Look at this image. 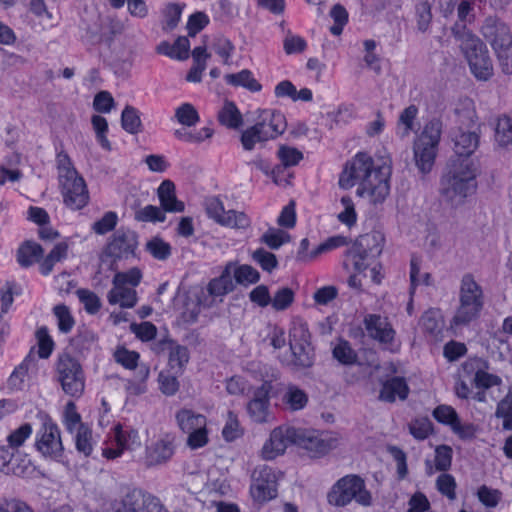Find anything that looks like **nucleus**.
<instances>
[{
	"label": "nucleus",
	"instance_id": "nucleus-1",
	"mask_svg": "<svg viewBox=\"0 0 512 512\" xmlns=\"http://www.w3.org/2000/svg\"><path fill=\"white\" fill-rule=\"evenodd\" d=\"M468 120L467 131L461 127L453 133L454 151L456 156L451 158L447 172L440 182V195L452 207L462 205L465 200L475 193L477 189V166L469 157L479 144V135L474 130L475 112L468 111L465 116Z\"/></svg>",
	"mask_w": 512,
	"mask_h": 512
},
{
	"label": "nucleus",
	"instance_id": "nucleus-2",
	"mask_svg": "<svg viewBox=\"0 0 512 512\" xmlns=\"http://www.w3.org/2000/svg\"><path fill=\"white\" fill-rule=\"evenodd\" d=\"M391 160L382 158L375 162L365 152H358L348 160L338 179L341 189L349 190L358 184L356 194L367 197L374 204L382 203L390 192Z\"/></svg>",
	"mask_w": 512,
	"mask_h": 512
},
{
	"label": "nucleus",
	"instance_id": "nucleus-3",
	"mask_svg": "<svg viewBox=\"0 0 512 512\" xmlns=\"http://www.w3.org/2000/svg\"><path fill=\"white\" fill-rule=\"evenodd\" d=\"M484 307V292L473 275L465 274L460 282L459 306L450 320V328L454 331L469 325L476 320Z\"/></svg>",
	"mask_w": 512,
	"mask_h": 512
},
{
	"label": "nucleus",
	"instance_id": "nucleus-4",
	"mask_svg": "<svg viewBox=\"0 0 512 512\" xmlns=\"http://www.w3.org/2000/svg\"><path fill=\"white\" fill-rule=\"evenodd\" d=\"M454 36L460 42L471 74L478 81H488L494 74V68L486 44L465 28L462 31L454 30Z\"/></svg>",
	"mask_w": 512,
	"mask_h": 512
},
{
	"label": "nucleus",
	"instance_id": "nucleus-5",
	"mask_svg": "<svg viewBox=\"0 0 512 512\" xmlns=\"http://www.w3.org/2000/svg\"><path fill=\"white\" fill-rule=\"evenodd\" d=\"M481 32L494 49L503 73L512 74V34L509 27L490 17L485 20Z\"/></svg>",
	"mask_w": 512,
	"mask_h": 512
},
{
	"label": "nucleus",
	"instance_id": "nucleus-6",
	"mask_svg": "<svg viewBox=\"0 0 512 512\" xmlns=\"http://www.w3.org/2000/svg\"><path fill=\"white\" fill-rule=\"evenodd\" d=\"M441 133L442 123L434 119L424 126L423 131L414 141L413 152L415 164L423 174L429 173L433 168Z\"/></svg>",
	"mask_w": 512,
	"mask_h": 512
},
{
	"label": "nucleus",
	"instance_id": "nucleus-7",
	"mask_svg": "<svg viewBox=\"0 0 512 512\" xmlns=\"http://www.w3.org/2000/svg\"><path fill=\"white\" fill-rule=\"evenodd\" d=\"M40 420L41 425L35 434V450L45 460L63 462L65 449L59 426L48 414H41Z\"/></svg>",
	"mask_w": 512,
	"mask_h": 512
},
{
	"label": "nucleus",
	"instance_id": "nucleus-8",
	"mask_svg": "<svg viewBox=\"0 0 512 512\" xmlns=\"http://www.w3.org/2000/svg\"><path fill=\"white\" fill-rule=\"evenodd\" d=\"M329 504L344 507L355 500L362 506L372 504V495L366 489L364 480L354 474L340 478L331 488L327 495Z\"/></svg>",
	"mask_w": 512,
	"mask_h": 512
},
{
	"label": "nucleus",
	"instance_id": "nucleus-9",
	"mask_svg": "<svg viewBox=\"0 0 512 512\" xmlns=\"http://www.w3.org/2000/svg\"><path fill=\"white\" fill-rule=\"evenodd\" d=\"M55 372L63 391L73 397L80 398L85 390V374L79 361L68 353L58 356Z\"/></svg>",
	"mask_w": 512,
	"mask_h": 512
},
{
	"label": "nucleus",
	"instance_id": "nucleus-10",
	"mask_svg": "<svg viewBox=\"0 0 512 512\" xmlns=\"http://www.w3.org/2000/svg\"><path fill=\"white\" fill-rule=\"evenodd\" d=\"M142 279V273L138 268H132L126 272H117L113 277V287L107 294L111 305L119 304L122 308H133L137 303L138 286Z\"/></svg>",
	"mask_w": 512,
	"mask_h": 512
},
{
	"label": "nucleus",
	"instance_id": "nucleus-11",
	"mask_svg": "<svg viewBox=\"0 0 512 512\" xmlns=\"http://www.w3.org/2000/svg\"><path fill=\"white\" fill-rule=\"evenodd\" d=\"M175 420L178 428L188 435L186 443L189 448L195 450L207 445L209 437L205 415L181 408L176 412Z\"/></svg>",
	"mask_w": 512,
	"mask_h": 512
},
{
	"label": "nucleus",
	"instance_id": "nucleus-12",
	"mask_svg": "<svg viewBox=\"0 0 512 512\" xmlns=\"http://www.w3.org/2000/svg\"><path fill=\"white\" fill-rule=\"evenodd\" d=\"M289 346L292 353V359L288 364L297 367H310L313 364L314 353L310 343V333L308 326L301 320L292 322L289 331Z\"/></svg>",
	"mask_w": 512,
	"mask_h": 512
},
{
	"label": "nucleus",
	"instance_id": "nucleus-13",
	"mask_svg": "<svg viewBox=\"0 0 512 512\" xmlns=\"http://www.w3.org/2000/svg\"><path fill=\"white\" fill-rule=\"evenodd\" d=\"M141 441L136 429L129 426L115 425L109 435L102 455L110 460L120 457L126 450H135L140 447Z\"/></svg>",
	"mask_w": 512,
	"mask_h": 512
},
{
	"label": "nucleus",
	"instance_id": "nucleus-14",
	"mask_svg": "<svg viewBox=\"0 0 512 512\" xmlns=\"http://www.w3.org/2000/svg\"><path fill=\"white\" fill-rule=\"evenodd\" d=\"M466 376L472 377V384L477 389L488 390L502 384V378L496 374L489 373L490 363L479 357L469 358L462 364Z\"/></svg>",
	"mask_w": 512,
	"mask_h": 512
},
{
	"label": "nucleus",
	"instance_id": "nucleus-15",
	"mask_svg": "<svg viewBox=\"0 0 512 512\" xmlns=\"http://www.w3.org/2000/svg\"><path fill=\"white\" fill-rule=\"evenodd\" d=\"M365 329L372 339L378 341L391 352L399 350V343L395 341V330L386 317L376 314H368L364 318Z\"/></svg>",
	"mask_w": 512,
	"mask_h": 512
},
{
	"label": "nucleus",
	"instance_id": "nucleus-16",
	"mask_svg": "<svg viewBox=\"0 0 512 512\" xmlns=\"http://www.w3.org/2000/svg\"><path fill=\"white\" fill-rule=\"evenodd\" d=\"M112 512H168L158 498L141 491H132L115 502Z\"/></svg>",
	"mask_w": 512,
	"mask_h": 512
},
{
	"label": "nucleus",
	"instance_id": "nucleus-17",
	"mask_svg": "<svg viewBox=\"0 0 512 512\" xmlns=\"http://www.w3.org/2000/svg\"><path fill=\"white\" fill-rule=\"evenodd\" d=\"M297 429L289 426L274 428L264 443L260 455L264 460H273L282 455L287 447L296 444Z\"/></svg>",
	"mask_w": 512,
	"mask_h": 512
},
{
	"label": "nucleus",
	"instance_id": "nucleus-18",
	"mask_svg": "<svg viewBox=\"0 0 512 512\" xmlns=\"http://www.w3.org/2000/svg\"><path fill=\"white\" fill-rule=\"evenodd\" d=\"M272 384L264 381L261 386L253 392V397L247 403L246 410L249 418L258 424L268 423L272 420L273 414L270 408V392Z\"/></svg>",
	"mask_w": 512,
	"mask_h": 512
},
{
	"label": "nucleus",
	"instance_id": "nucleus-19",
	"mask_svg": "<svg viewBox=\"0 0 512 512\" xmlns=\"http://www.w3.org/2000/svg\"><path fill=\"white\" fill-rule=\"evenodd\" d=\"M175 441L176 437L167 433L147 445L144 456L146 467L161 466L169 462L175 454Z\"/></svg>",
	"mask_w": 512,
	"mask_h": 512
},
{
	"label": "nucleus",
	"instance_id": "nucleus-20",
	"mask_svg": "<svg viewBox=\"0 0 512 512\" xmlns=\"http://www.w3.org/2000/svg\"><path fill=\"white\" fill-rule=\"evenodd\" d=\"M255 125L267 140L277 138L287 127L284 114L270 109L260 111Z\"/></svg>",
	"mask_w": 512,
	"mask_h": 512
},
{
	"label": "nucleus",
	"instance_id": "nucleus-21",
	"mask_svg": "<svg viewBox=\"0 0 512 512\" xmlns=\"http://www.w3.org/2000/svg\"><path fill=\"white\" fill-rule=\"evenodd\" d=\"M137 236L132 231L118 230L106 246V254L114 259H127L134 255Z\"/></svg>",
	"mask_w": 512,
	"mask_h": 512
},
{
	"label": "nucleus",
	"instance_id": "nucleus-22",
	"mask_svg": "<svg viewBox=\"0 0 512 512\" xmlns=\"http://www.w3.org/2000/svg\"><path fill=\"white\" fill-rule=\"evenodd\" d=\"M65 205L72 210H80L89 202V192L83 177L60 185Z\"/></svg>",
	"mask_w": 512,
	"mask_h": 512
},
{
	"label": "nucleus",
	"instance_id": "nucleus-23",
	"mask_svg": "<svg viewBox=\"0 0 512 512\" xmlns=\"http://www.w3.org/2000/svg\"><path fill=\"white\" fill-rule=\"evenodd\" d=\"M32 469L30 460L17 456L10 451V447L0 446V471L6 475L19 477L27 476Z\"/></svg>",
	"mask_w": 512,
	"mask_h": 512
},
{
	"label": "nucleus",
	"instance_id": "nucleus-24",
	"mask_svg": "<svg viewBox=\"0 0 512 512\" xmlns=\"http://www.w3.org/2000/svg\"><path fill=\"white\" fill-rule=\"evenodd\" d=\"M234 283L232 279V272L230 266H226L219 277L213 278L207 285L208 296H205V291L201 290L199 293L203 298H208L213 301V305L218 300L222 301L223 297L233 291Z\"/></svg>",
	"mask_w": 512,
	"mask_h": 512
},
{
	"label": "nucleus",
	"instance_id": "nucleus-25",
	"mask_svg": "<svg viewBox=\"0 0 512 512\" xmlns=\"http://www.w3.org/2000/svg\"><path fill=\"white\" fill-rule=\"evenodd\" d=\"M419 326L430 340H440L444 329V318L441 310L430 308L425 311L420 318Z\"/></svg>",
	"mask_w": 512,
	"mask_h": 512
},
{
	"label": "nucleus",
	"instance_id": "nucleus-26",
	"mask_svg": "<svg viewBox=\"0 0 512 512\" xmlns=\"http://www.w3.org/2000/svg\"><path fill=\"white\" fill-rule=\"evenodd\" d=\"M296 445L309 451L313 456L327 453L332 444L314 431L297 429Z\"/></svg>",
	"mask_w": 512,
	"mask_h": 512
},
{
	"label": "nucleus",
	"instance_id": "nucleus-27",
	"mask_svg": "<svg viewBox=\"0 0 512 512\" xmlns=\"http://www.w3.org/2000/svg\"><path fill=\"white\" fill-rule=\"evenodd\" d=\"M211 306H213V301L203 298L200 293H189L183 300V307L180 313L181 319L184 323L192 324L197 320L201 307Z\"/></svg>",
	"mask_w": 512,
	"mask_h": 512
},
{
	"label": "nucleus",
	"instance_id": "nucleus-28",
	"mask_svg": "<svg viewBox=\"0 0 512 512\" xmlns=\"http://www.w3.org/2000/svg\"><path fill=\"white\" fill-rule=\"evenodd\" d=\"M160 206L165 212L179 213L185 210V204L178 200L175 185L170 180H164L157 189Z\"/></svg>",
	"mask_w": 512,
	"mask_h": 512
},
{
	"label": "nucleus",
	"instance_id": "nucleus-29",
	"mask_svg": "<svg viewBox=\"0 0 512 512\" xmlns=\"http://www.w3.org/2000/svg\"><path fill=\"white\" fill-rule=\"evenodd\" d=\"M409 394V387L402 377H393L383 383L379 398L385 402H394L397 398L405 400Z\"/></svg>",
	"mask_w": 512,
	"mask_h": 512
},
{
	"label": "nucleus",
	"instance_id": "nucleus-30",
	"mask_svg": "<svg viewBox=\"0 0 512 512\" xmlns=\"http://www.w3.org/2000/svg\"><path fill=\"white\" fill-rule=\"evenodd\" d=\"M308 401V394L294 384L287 385L281 395V402L284 408L293 412L304 409Z\"/></svg>",
	"mask_w": 512,
	"mask_h": 512
},
{
	"label": "nucleus",
	"instance_id": "nucleus-31",
	"mask_svg": "<svg viewBox=\"0 0 512 512\" xmlns=\"http://www.w3.org/2000/svg\"><path fill=\"white\" fill-rule=\"evenodd\" d=\"M453 451L447 445H440L435 449V457L433 464L426 460V475L432 476L436 471L446 472L452 464Z\"/></svg>",
	"mask_w": 512,
	"mask_h": 512
},
{
	"label": "nucleus",
	"instance_id": "nucleus-32",
	"mask_svg": "<svg viewBox=\"0 0 512 512\" xmlns=\"http://www.w3.org/2000/svg\"><path fill=\"white\" fill-rule=\"evenodd\" d=\"M56 168L59 186L81 177L75 169L71 158L64 151H60L56 155Z\"/></svg>",
	"mask_w": 512,
	"mask_h": 512
},
{
	"label": "nucleus",
	"instance_id": "nucleus-33",
	"mask_svg": "<svg viewBox=\"0 0 512 512\" xmlns=\"http://www.w3.org/2000/svg\"><path fill=\"white\" fill-rule=\"evenodd\" d=\"M73 434L77 452L82 454L84 457H89L96 444L91 428L87 425H80V427L77 428V431Z\"/></svg>",
	"mask_w": 512,
	"mask_h": 512
},
{
	"label": "nucleus",
	"instance_id": "nucleus-34",
	"mask_svg": "<svg viewBox=\"0 0 512 512\" xmlns=\"http://www.w3.org/2000/svg\"><path fill=\"white\" fill-rule=\"evenodd\" d=\"M225 81L229 85L244 87L251 92H259L262 89V85L254 78L253 73L248 69H243L238 73L227 74Z\"/></svg>",
	"mask_w": 512,
	"mask_h": 512
},
{
	"label": "nucleus",
	"instance_id": "nucleus-35",
	"mask_svg": "<svg viewBox=\"0 0 512 512\" xmlns=\"http://www.w3.org/2000/svg\"><path fill=\"white\" fill-rule=\"evenodd\" d=\"M42 255L43 249L39 244L26 241L17 251V261L22 267H29L38 262Z\"/></svg>",
	"mask_w": 512,
	"mask_h": 512
},
{
	"label": "nucleus",
	"instance_id": "nucleus-36",
	"mask_svg": "<svg viewBox=\"0 0 512 512\" xmlns=\"http://www.w3.org/2000/svg\"><path fill=\"white\" fill-rule=\"evenodd\" d=\"M190 359V353L187 347L175 345L170 348L168 356V366L175 374L182 375Z\"/></svg>",
	"mask_w": 512,
	"mask_h": 512
},
{
	"label": "nucleus",
	"instance_id": "nucleus-37",
	"mask_svg": "<svg viewBox=\"0 0 512 512\" xmlns=\"http://www.w3.org/2000/svg\"><path fill=\"white\" fill-rule=\"evenodd\" d=\"M218 120L230 129H238L243 123L242 114L237 106L230 101H226L218 112Z\"/></svg>",
	"mask_w": 512,
	"mask_h": 512
},
{
	"label": "nucleus",
	"instance_id": "nucleus-38",
	"mask_svg": "<svg viewBox=\"0 0 512 512\" xmlns=\"http://www.w3.org/2000/svg\"><path fill=\"white\" fill-rule=\"evenodd\" d=\"M357 244L366 249L372 258H376L382 253L385 236L379 231H372L361 236Z\"/></svg>",
	"mask_w": 512,
	"mask_h": 512
},
{
	"label": "nucleus",
	"instance_id": "nucleus-39",
	"mask_svg": "<svg viewBox=\"0 0 512 512\" xmlns=\"http://www.w3.org/2000/svg\"><path fill=\"white\" fill-rule=\"evenodd\" d=\"M495 416L503 420L504 430H512V384L509 385L507 394L497 404Z\"/></svg>",
	"mask_w": 512,
	"mask_h": 512
},
{
	"label": "nucleus",
	"instance_id": "nucleus-40",
	"mask_svg": "<svg viewBox=\"0 0 512 512\" xmlns=\"http://www.w3.org/2000/svg\"><path fill=\"white\" fill-rule=\"evenodd\" d=\"M290 240L289 233L275 227L267 229L259 239L262 244H265L271 250H278L284 244L289 243Z\"/></svg>",
	"mask_w": 512,
	"mask_h": 512
},
{
	"label": "nucleus",
	"instance_id": "nucleus-41",
	"mask_svg": "<svg viewBox=\"0 0 512 512\" xmlns=\"http://www.w3.org/2000/svg\"><path fill=\"white\" fill-rule=\"evenodd\" d=\"M213 129L210 127H203L199 130H189L187 128H180L174 131L176 139L186 143H201L206 139L213 136Z\"/></svg>",
	"mask_w": 512,
	"mask_h": 512
},
{
	"label": "nucleus",
	"instance_id": "nucleus-42",
	"mask_svg": "<svg viewBox=\"0 0 512 512\" xmlns=\"http://www.w3.org/2000/svg\"><path fill=\"white\" fill-rule=\"evenodd\" d=\"M494 137L501 147L512 144V119L510 117L503 115L497 119Z\"/></svg>",
	"mask_w": 512,
	"mask_h": 512
},
{
	"label": "nucleus",
	"instance_id": "nucleus-43",
	"mask_svg": "<svg viewBox=\"0 0 512 512\" xmlns=\"http://www.w3.org/2000/svg\"><path fill=\"white\" fill-rule=\"evenodd\" d=\"M174 119L183 126L193 127L200 121V116L192 104L182 103L175 109Z\"/></svg>",
	"mask_w": 512,
	"mask_h": 512
},
{
	"label": "nucleus",
	"instance_id": "nucleus-44",
	"mask_svg": "<svg viewBox=\"0 0 512 512\" xmlns=\"http://www.w3.org/2000/svg\"><path fill=\"white\" fill-rule=\"evenodd\" d=\"M418 115V108L415 105H410L405 108L398 119L397 133L401 138L409 136L414 129V121Z\"/></svg>",
	"mask_w": 512,
	"mask_h": 512
},
{
	"label": "nucleus",
	"instance_id": "nucleus-45",
	"mask_svg": "<svg viewBox=\"0 0 512 512\" xmlns=\"http://www.w3.org/2000/svg\"><path fill=\"white\" fill-rule=\"evenodd\" d=\"M121 125L130 134L139 133L141 131V119L138 110L132 106H126L121 114Z\"/></svg>",
	"mask_w": 512,
	"mask_h": 512
},
{
	"label": "nucleus",
	"instance_id": "nucleus-46",
	"mask_svg": "<svg viewBox=\"0 0 512 512\" xmlns=\"http://www.w3.org/2000/svg\"><path fill=\"white\" fill-rule=\"evenodd\" d=\"M251 225L250 217L242 212L236 210H228L221 221V226L229 227L232 229L245 230Z\"/></svg>",
	"mask_w": 512,
	"mask_h": 512
},
{
	"label": "nucleus",
	"instance_id": "nucleus-47",
	"mask_svg": "<svg viewBox=\"0 0 512 512\" xmlns=\"http://www.w3.org/2000/svg\"><path fill=\"white\" fill-rule=\"evenodd\" d=\"M113 357L116 363L128 370H134L138 366L140 355L136 351L128 350L124 346H118Z\"/></svg>",
	"mask_w": 512,
	"mask_h": 512
},
{
	"label": "nucleus",
	"instance_id": "nucleus-48",
	"mask_svg": "<svg viewBox=\"0 0 512 512\" xmlns=\"http://www.w3.org/2000/svg\"><path fill=\"white\" fill-rule=\"evenodd\" d=\"M347 256L351 261V264L355 271L362 272L368 268L371 264L370 259L372 258L368 251L362 248L359 244H356L351 248Z\"/></svg>",
	"mask_w": 512,
	"mask_h": 512
},
{
	"label": "nucleus",
	"instance_id": "nucleus-49",
	"mask_svg": "<svg viewBox=\"0 0 512 512\" xmlns=\"http://www.w3.org/2000/svg\"><path fill=\"white\" fill-rule=\"evenodd\" d=\"M252 260L265 272L271 273L278 267V260L275 254L264 248L253 251Z\"/></svg>",
	"mask_w": 512,
	"mask_h": 512
},
{
	"label": "nucleus",
	"instance_id": "nucleus-50",
	"mask_svg": "<svg viewBox=\"0 0 512 512\" xmlns=\"http://www.w3.org/2000/svg\"><path fill=\"white\" fill-rule=\"evenodd\" d=\"M340 203L343 210L338 214L337 219L340 223L351 228L356 224L358 218L353 199L345 195L340 199Z\"/></svg>",
	"mask_w": 512,
	"mask_h": 512
},
{
	"label": "nucleus",
	"instance_id": "nucleus-51",
	"mask_svg": "<svg viewBox=\"0 0 512 512\" xmlns=\"http://www.w3.org/2000/svg\"><path fill=\"white\" fill-rule=\"evenodd\" d=\"M251 494L254 500L258 502L268 501L276 495L275 483L253 480Z\"/></svg>",
	"mask_w": 512,
	"mask_h": 512
},
{
	"label": "nucleus",
	"instance_id": "nucleus-52",
	"mask_svg": "<svg viewBox=\"0 0 512 512\" xmlns=\"http://www.w3.org/2000/svg\"><path fill=\"white\" fill-rule=\"evenodd\" d=\"M180 375L171 373L170 371H161L158 375V383L160 391L166 396H173L179 390L180 384L178 377Z\"/></svg>",
	"mask_w": 512,
	"mask_h": 512
},
{
	"label": "nucleus",
	"instance_id": "nucleus-53",
	"mask_svg": "<svg viewBox=\"0 0 512 512\" xmlns=\"http://www.w3.org/2000/svg\"><path fill=\"white\" fill-rule=\"evenodd\" d=\"M333 356L343 365H352L357 361V354L348 341L340 340L333 348Z\"/></svg>",
	"mask_w": 512,
	"mask_h": 512
},
{
	"label": "nucleus",
	"instance_id": "nucleus-54",
	"mask_svg": "<svg viewBox=\"0 0 512 512\" xmlns=\"http://www.w3.org/2000/svg\"><path fill=\"white\" fill-rule=\"evenodd\" d=\"M277 158L284 167H292L303 159V153L295 147L280 145L277 150Z\"/></svg>",
	"mask_w": 512,
	"mask_h": 512
},
{
	"label": "nucleus",
	"instance_id": "nucleus-55",
	"mask_svg": "<svg viewBox=\"0 0 512 512\" xmlns=\"http://www.w3.org/2000/svg\"><path fill=\"white\" fill-rule=\"evenodd\" d=\"M36 339L38 344V355L42 359H47L54 350V341L49 335L47 327L43 326L37 329Z\"/></svg>",
	"mask_w": 512,
	"mask_h": 512
},
{
	"label": "nucleus",
	"instance_id": "nucleus-56",
	"mask_svg": "<svg viewBox=\"0 0 512 512\" xmlns=\"http://www.w3.org/2000/svg\"><path fill=\"white\" fill-rule=\"evenodd\" d=\"M33 428L30 423H23L7 436V443L11 449H18L30 438Z\"/></svg>",
	"mask_w": 512,
	"mask_h": 512
},
{
	"label": "nucleus",
	"instance_id": "nucleus-57",
	"mask_svg": "<svg viewBox=\"0 0 512 512\" xmlns=\"http://www.w3.org/2000/svg\"><path fill=\"white\" fill-rule=\"evenodd\" d=\"M295 294L289 287L278 289L271 298V306L275 311H284L294 302Z\"/></svg>",
	"mask_w": 512,
	"mask_h": 512
},
{
	"label": "nucleus",
	"instance_id": "nucleus-58",
	"mask_svg": "<svg viewBox=\"0 0 512 512\" xmlns=\"http://www.w3.org/2000/svg\"><path fill=\"white\" fill-rule=\"evenodd\" d=\"M54 316L57 319V326L60 332L69 333L74 324V318L66 305H56L53 308Z\"/></svg>",
	"mask_w": 512,
	"mask_h": 512
},
{
	"label": "nucleus",
	"instance_id": "nucleus-59",
	"mask_svg": "<svg viewBox=\"0 0 512 512\" xmlns=\"http://www.w3.org/2000/svg\"><path fill=\"white\" fill-rule=\"evenodd\" d=\"M457 483L455 477L448 473H441L436 479L437 490L449 500L456 499Z\"/></svg>",
	"mask_w": 512,
	"mask_h": 512
},
{
	"label": "nucleus",
	"instance_id": "nucleus-60",
	"mask_svg": "<svg viewBox=\"0 0 512 512\" xmlns=\"http://www.w3.org/2000/svg\"><path fill=\"white\" fill-rule=\"evenodd\" d=\"M63 424L70 434L76 432L80 425H85L81 422V416L77 412L74 402H68L66 404L63 414Z\"/></svg>",
	"mask_w": 512,
	"mask_h": 512
},
{
	"label": "nucleus",
	"instance_id": "nucleus-61",
	"mask_svg": "<svg viewBox=\"0 0 512 512\" xmlns=\"http://www.w3.org/2000/svg\"><path fill=\"white\" fill-rule=\"evenodd\" d=\"M233 276L242 285L254 284L260 280V273L251 265H240L235 268Z\"/></svg>",
	"mask_w": 512,
	"mask_h": 512
},
{
	"label": "nucleus",
	"instance_id": "nucleus-62",
	"mask_svg": "<svg viewBox=\"0 0 512 512\" xmlns=\"http://www.w3.org/2000/svg\"><path fill=\"white\" fill-rule=\"evenodd\" d=\"M243 434V429L240 426L237 415L232 411L228 412L226 423L222 430L223 438L226 441H234L235 439L241 437Z\"/></svg>",
	"mask_w": 512,
	"mask_h": 512
},
{
	"label": "nucleus",
	"instance_id": "nucleus-63",
	"mask_svg": "<svg viewBox=\"0 0 512 512\" xmlns=\"http://www.w3.org/2000/svg\"><path fill=\"white\" fill-rule=\"evenodd\" d=\"M147 251L158 260H166L171 255V246L163 239L154 237L146 244Z\"/></svg>",
	"mask_w": 512,
	"mask_h": 512
},
{
	"label": "nucleus",
	"instance_id": "nucleus-64",
	"mask_svg": "<svg viewBox=\"0 0 512 512\" xmlns=\"http://www.w3.org/2000/svg\"><path fill=\"white\" fill-rule=\"evenodd\" d=\"M136 219L141 222H164L166 215L161 206L146 205L136 213Z\"/></svg>",
	"mask_w": 512,
	"mask_h": 512
}]
</instances>
